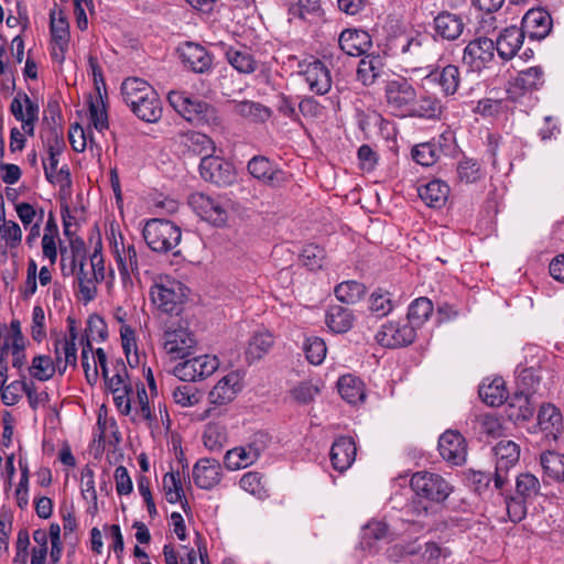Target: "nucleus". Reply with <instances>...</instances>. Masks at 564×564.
<instances>
[{
  "label": "nucleus",
  "mask_w": 564,
  "mask_h": 564,
  "mask_svg": "<svg viewBox=\"0 0 564 564\" xmlns=\"http://www.w3.org/2000/svg\"><path fill=\"white\" fill-rule=\"evenodd\" d=\"M94 250L87 256L85 241L73 236V272L77 269L79 293L84 303L90 302L96 295V284L105 279L104 257L99 232L90 238Z\"/></svg>",
  "instance_id": "f257e3e1"
},
{
  "label": "nucleus",
  "mask_w": 564,
  "mask_h": 564,
  "mask_svg": "<svg viewBox=\"0 0 564 564\" xmlns=\"http://www.w3.org/2000/svg\"><path fill=\"white\" fill-rule=\"evenodd\" d=\"M121 96L131 111L145 122L162 117V102L155 89L144 79L129 77L121 84Z\"/></svg>",
  "instance_id": "f03ea898"
},
{
  "label": "nucleus",
  "mask_w": 564,
  "mask_h": 564,
  "mask_svg": "<svg viewBox=\"0 0 564 564\" xmlns=\"http://www.w3.org/2000/svg\"><path fill=\"white\" fill-rule=\"evenodd\" d=\"M170 105L187 121L208 127H219L221 118L217 109L198 98H192L184 91H170Z\"/></svg>",
  "instance_id": "7ed1b4c3"
},
{
  "label": "nucleus",
  "mask_w": 564,
  "mask_h": 564,
  "mask_svg": "<svg viewBox=\"0 0 564 564\" xmlns=\"http://www.w3.org/2000/svg\"><path fill=\"white\" fill-rule=\"evenodd\" d=\"M54 346V360L48 356H37L33 359L30 367V373L41 381L48 380L58 370L64 373L70 360V338L66 333L57 334L52 337Z\"/></svg>",
  "instance_id": "20e7f679"
},
{
  "label": "nucleus",
  "mask_w": 564,
  "mask_h": 564,
  "mask_svg": "<svg viewBox=\"0 0 564 564\" xmlns=\"http://www.w3.org/2000/svg\"><path fill=\"white\" fill-rule=\"evenodd\" d=\"M186 288L174 279L160 276L150 288L152 303L163 313L178 314L186 297Z\"/></svg>",
  "instance_id": "39448f33"
},
{
  "label": "nucleus",
  "mask_w": 564,
  "mask_h": 564,
  "mask_svg": "<svg viewBox=\"0 0 564 564\" xmlns=\"http://www.w3.org/2000/svg\"><path fill=\"white\" fill-rule=\"evenodd\" d=\"M162 345L172 360L191 357L195 352L197 340L195 335L180 321L165 325Z\"/></svg>",
  "instance_id": "423d86ee"
},
{
  "label": "nucleus",
  "mask_w": 564,
  "mask_h": 564,
  "mask_svg": "<svg viewBox=\"0 0 564 564\" xmlns=\"http://www.w3.org/2000/svg\"><path fill=\"white\" fill-rule=\"evenodd\" d=\"M143 238L151 250L166 253L180 243L182 232L174 223L154 218L147 221Z\"/></svg>",
  "instance_id": "0eeeda50"
},
{
  "label": "nucleus",
  "mask_w": 564,
  "mask_h": 564,
  "mask_svg": "<svg viewBox=\"0 0 564 564\" xmlns=\"http://www.w3.org/2000/svg\"><path fill=\"white\" fill-rule=\"evenodd\" d=\"M410 487L417 497L435 503L444 502L453 491L444 477L425 470L412 475Z\"/></svg>",
  "instance_id": "6e6552de"
},
{
  "label": "nucleus",
  "mask_w": 564,
  "mask_h": 564,
  "mask_svg": "<svg viewBox=\"0 0 564 564\" xmlns=\"http://www.w3.org/2000/svg\"><path fill=\"white\" fill-rule=\"evenodd\" d=\"M50 33L52 39V58L58 64H63L69 46V20L65 9L56 3L50 10Z\"/></svg>",
  "instance_id": "1a4fd4ad"
},
{
  "label": "nucleus",
  "mask_w": 564,
  "mask_h": 564,
  "mask_svg": "<svg viewBox=\"0 0 564 564\" xmlns=\"http://www.w3.org/2000/svg\"><path fill=\"white\" fill-rule=\"evenodd\" d=\"M219 367V360L214 355H202L184 358L174 366L172 373L182 381L195 382L212 376Z\"/></svg>",
  "instance_id": "9d476101"
},
{
  "label": "nucleus",
  "mask_w": 564,
  "mask_h": 564,
  "mask_svg": "<svg viewBox=\"0 0 564 564\" xmlns=\"http://www.w3.org/2000/svg\"><path fill=\"white\" fill-rule=\"evenodd\" d=\"M496 469L494 485L503 495L502 490L509 482L508 473L514 467L520 458V446L510 440L500 441L495 447Z\"/></svg>",
  "instance_id": "9b49d317"
},
{
  "label": "nucleus",
  "mask_w": 564,
  "mask_h": 564,
  "mask_svg": "<svg viewBox=\"0 0 564 564\" xmlns=\"http://www.w3.org/2000/svg\"><path fill=\"white\" fill-rule=\"evenodd\" d=\"M390 109L401 117H409L416 99V90L405 78L390 80L384 88Z\"/></svg>",
  "instance_id": "f8f14e48"
},
{
  "label": "nucleus",
  "mask_w": 564,
  "mask_h": 564,
  "mask_svg": "<svg viewBox=\"0 0 564 564\" xmlns=\"http://www.w3.org/2000/svg\"><path fill=\"white\" fill-rule=\"evenodd\" d=\"M496 52V45L491 39L479 36L466 45L462 62L469 70L480 72L494 61Z\"/></svg>",
  "instance_id": "ddd939ff"
},
{
  "label": "nucleus",
  "mask_w": 564,
  "mask_h": 564,
  "mask_svg": "<svg viewBox=\"0 0 564 564\" xmlns=\"http://www.w3.org/2000/svg\"><path fill=\"white\" fill-rule=\"evenodd\" d=\"M192 209L204 220L223 226L228 219V212L223 199L212 197L204 193H193L188 197Z\"/></svg>",
  "instance_id": "4468645a"
},
{
  "label": "nucleus",
  "mask_w": 564,
  "mask_h": 564,
  "mask_svg": "<svg viewBox=\"0 0 564 564\" xmlns=\"http://www.w3.org/2000/svg\"><path fill=\"white\" fill-rule=\"evenodd\" d=\"M545 83L544 72L540 66L529 67L517 74L512 82H510L507 89L508 97L513 101H521L522 98L529 97L543 87Z\"/></svg>",
  "instance_id": "2eb2a0df"
},
{
  "label": "nucleus",
  "mask_w": 564,
  "mask_h": 564,
  "mask_svg": "<svg viewBox=\"0 0 564 564\" xmlns=\"http://www.w3.org/2000/svg\"><path fill=\"white\" fill-rule=\"evenodd\" d=\"M415 336L414 325L408 321H390L381 326L376 339L383 347L398 348L413 343Z\"/></svg>",
  "instance_id": "dca6fc26"
},
{
  "label": "nucleus",
  "mask_w": 564,
  "mask_h": 564,
  "mask_svg": "<svg viewBox=\"0 0 564 564\" xmlns=\"http://www.w3.org/2000/svg\"><path fill=\"white\" fill-rule=\"evenodd\" d=\"M248 172L262 184L276 188L288 182V175L267 156L256 155L248 162Z\"/></svg>",
  "instance_id": "f3484780"
},
{
  "label": "nucleus",
  "mask_w": 564,
  "mask_h": 564,
  "mask_svg": "<svg viewBox=\"0 0 564 564\" xmlns=\"http://www.w3.org/2000/svg\"><path fill=\"white\" fill-rule=\"evenodd\" d=\"M199 173L205 181L218 186L230 185L236 178L235 167L231 163L209 154L200 160Z\"/></svg>",
  "instance_id": "a211bd4d"
},
{
  "label": "nucleus",
  "mask_w": 564,
  "mask_h": 564,
  "mask_svg": "<svg viewBox=\"0 0 564 564\" xmlns=\"http://www.w3.org/2000/svg\"><path fill=\"white\" fill-rule=\"evenodd\" d=\"M98 361L109 391L115 388L132 386L126 364L121 358H112L109 360L104 349L98 348Z\"/></svg>",
  "instance_id": "6ab92c4d"
},
{
  "label": "nucleus",
  "mask_w": 564,
  "mask_h": 564,
  "mask_svg": "<svg viewBox=\"0 0 564 564\" xmlns=\"http://www.w3.org/2000/svg\"><path fill=\"white\" fill-rule=\"evenodd\" d=\"M438 452L448 464L463 465L467 457L466 441L459 432L447 430L438 438Z\"/></svg>",
  "instance_id": "aec40b11"
},
{
  "label": "nucleus",
  "mask_w": 564,
  "mask_h": 564,
  "mask_svg": "<svg viewBox=\"0 0 564 564\" xmlns=\"http://www.w3.org/2000/svg\"><path fill=\"white\" fill-rule=\"evenodd\" d=\"M453 140L451 131L444 132L440 138L423 142L413 147L411 151L412 159L422 166H432L435 164L444 151V147Z\"/></svg>",
  "instance_id": "412c9836"
},
{
  "label": "nucleus",
  "mask_w": 564,
  "mask_h": 564,
  "mask_svg": "<svg viewBox=\"0 0 564 564\" xmlns=\"http://www.w3.org/2000/svg\"><path fill=\"white\" fill-rule=\"evenodd\" d=\"M433 30L442 40L454 42L462 36L465 22L460 14L442 10L433 19Z\"/></svg>",
  "instance_id": "4be33fe9"
},
{
  "label": "nucleus",
  "mask_w": 564,
  "mask_h": 564,
  "mask_svg": "<svg viewBox=\"0 0 564 564\" xmlns=\"http://www.w3.org/2000/svg\"><path fill=\"white\" fill-rule=\"evenodd\" d=\"M434 46L427 36L415 34L404 39V43L401 45V53L406 56L409 62L426 64L434 58Z\"/></svg>",
  "instance_id": "5701e85b"
},
{
  "label": "nucleus",
  "mask_w": 564,
  "mask_h": 564,
  "mask_svg": "<svg viewBox=\"0 0 564 564\" xmlns=\"http://www.w3.org/2000/svg\"><path fill=\"white\" fill-rule=\"evenodd\" d=\"M193 479L200 489L209 490L221 480V466L215 458H200L193 467Z\"/></svg>",
  "instance_id": "b1692460"
},
{
  "label": "nucleus",
  "mask_w": 564,
  "mask_h": 564,
  "mask_svg": "<svg viewBox=\"0 0 564 564\" xmlns=\"http://www.w3.org/2000/svg\"><path fill=\"white\" fill-rule=\"evenodd\" d=\"M340 50L349 56H361L372 46L371 36L368 32L357 29H346L338 37Z\"/></svg>",
  "instance_id": "393cba45"
},
{
  "label": "nucleus",
  "mask_w": 564,
  "mask_h": 564,
  "mask_svg": "<svg viewBox=\"0 0 564 564\" xmlns=\"http://www.w3.org/2000/svg\"><path fill=\"white\" fill-rule=\"evenodd\" d=\"M241 377L237 371L223 377L208 393L212 404L224 405L231 402L241 390Z\"/></svg>",
  "instance_id": "a878e982"
},
{
  "label": "nucleus",
  "mask_w": 564,
  "mask_h": 564,
  "mask_svg": "<svg viewBox=\"0 0 564 564\" xmlns=\"http://www.w3.org/2000/svg\"><path fill=\"white\" fill-rule=\"evenodd\" d=\"M551 15L542 9L529 10L523 19L521 30L524 31L530 39L542 40L551 31Z\"/></svg>",
  "instance_id": "bb28decb"
},
{
  "label": "nucleus",
  "mask_w": 564,
  "mask_h": 564,
  "mask_svg": "<svg viewBox=\"0 0 564 564\" xmlns=\"http://www.w3.org/2000/svg\"><path fill=\"white\" fill-rule=\"evenodd\" d=\"M178 51L183 64L193 72L205 73L210 68L212 56L202 45L188 42Z\"/></svg>",
  "instance_id": "cd10ccee"
},
{
  "label": "nucleus",
  "mask_w": 564,
  "mask_h": 564,
  "mask_svg": "<svg viewBox=\"0 0 564 564\" xmlns=\"http://www.w3.org/2000/svg\"><path fill=\"white\" fill-rule=\"evenodd\" d=\"M357 447L349 436L337 438L330 448V460L333 467L338 471L347 470L355 462Z\"/></svg>",
  "instance_id": "c85d7f7f"
},
{
  "label": "nucleus",
  "mask_w": 564,
  "mask_h": 564,
  "mask_svg": "<svg viewBox=\"0 0 564 564\" xmlns=\"http://www.w3.org/2000/svg\"><path fill=\"white\" fill-rule=\"evenodd\" d=\"M304 78L310 90L316 95H325L332 87L330 72L321 61H314L307 65Z\"/></svg>",
  "instance_id": "c756f323"
},
{
  "label": "nucleus",
  "mask_w": 564,
  "mask_h": 564,
  "mask_svg": "<svg viewBox=\"0 0 564 564\" xmlns=\"http://www.w3.org/2000/svg\"><path fill=\"white\" fill-rule=\"evenodd\" d=\"M538 426L547 441H556L563 426L560 410L553 404H543L538 414Z\"/></svg>",
  "instance_id": "7c9ffc66"
},
{
  "label": "nucleus",
  "mask_w": 564,
  "mask_h": 564,
  "mask_svg": "<svg viewBox=\"0 0 564 564\" xmlns=\"http://www.w3.org/2000/svg\"><path fill=\"white\" fill-rule=\"evenodd\" d=\"M425 78L437 84L442 94L448 97L453 96L458 90L460 84V72L456 65L448 64L441 70H431Z\"/></svg>",
  "instance_id": "2f4dec72"
},
{
  "label": "nucleus",
  "mask_w": 564,
  "mask_h": 564,
  "mask_svg": "<svg viewBox=\"0 0 564 564\" xmlns=\"http://www.w3.org/2000/svg\"><path fill=\"white\" fill-rule=\"evenodd\" d=\"M445 111L442 100L432 94H425L416 97L412 105L409 117H416L427 120H440Z\"/></svg>",
  "instance_id": "473e14b6"
},
{
  "label": "nucleus",
  "mask_w": 564,
  "mask_h": 564,
  "mask_svg": "<svg viewBox=\"0 0 564 564\" xmlns=\"http://www.w3.org/2000/svg\"><path fill=\"white\" fill-rule=\"evenodd\" d=\"M524 31L518 26L506 28L495 42L496 51L502 59H511L521 47Z\"/></svg>",
  "instance_id": "72a5a7b5"
},
{
  "label": "nucleus",
  "mask_w": 564,
  "mask_h": 564,
  "mask_svg": "<svg viewBox=\"0 0 564 564\" xmlns=\"http://www.w3.org/2000/svg\"><path fill=\"white\" fill-rule=\"evenodd\" d=\"M107 239L120 272L122 265H127L128 252L130 251V247L133 246V241L122 235L119 224L116 221L110 223L109 229L107 230Z\"/></svg>",
  "instance_id": "f704fd0d"
},
{
  "label": "nucleus",
  "mask_w": 564,
  "mask_h": 564,
  "mask_svg": "<svg viewBox=\"0 0 564 564\" xmlns=\"http://www.w3.org/2000/svg\"><path fill=\"white\" fill-rule=\"evenodd\" d=\"M232 111L252 123H265L272 116L271 108L252 100H234Z\"/></svg>",
  "instance_id": "c9c22d12"
},
{
  "label": "nucleus",
  "mask_w": 564,
  "mask_h": 564,
  "mask_svg": "<svg viewBox=\"0 0 564 564\" xmlns=\"http://www.w3.org/2000/svg\"><path fill=\"white\" fill-rule=\"evenodd\" d=\"M417 193L420 198L429 207L441 208L447 202L449 195V186L441 180H433L424 185L419 186Z\"/></svg>",
  "instance_id": "e433bc0d"
},
{
  "label": "nucleus",
  "mask_w": 564,
  "mask_h": 564,
  "mask_svg": "<svg viewBox=\"0 0 564 564\" xmlns=\"http://www.w3.org/2000/svg\"><path fill=\"white\" fill-rule=\"evenodd\" d=\"M273 335L268 330L256 332L249 339L246 348V359L254 362L262 359L273 347Z\"/></svg>",
  "instance_id": "4c0bfd02"
},
{
  "label": "nucleus",
  "mask_w": 564,
  "mask_h": 564,
  "mask_svg": "<svg viewBox=\"0 0 564 564\" xmlns=\"http://www.w3.org/2000/svg\"><path fill=\"white\" fill-rule=\"evenodd\" d=\"M337 388L341 398L350 404L362 402L366 398L364 382L352 375L341 376L337 382Z\"/></svg>",
  "instance_id": "58836bf2"
},
{
  "label": "nucleus",
  "mask_w": 564,
  "mask_h": 564,
  "mask_svg": "<svg viewBox=\"0 0 564 564\" xmlns=\"http://www.w3.org/2000/svg\"><path fill=\"white\" fill-rule=\"evenodd\" d=\"M383 59L379 55H367L358 65L357 78L365 86L372 85L383 70Z\"/></svg>",
  "instance_id": "ea45409f"
},
{
  "label": "nucleus",
  "mask_w": 564,
  "mask_h": 564,
  "mask_svg": "<svg viewBox=\"0 0 564 564\" xmlns=\"http://www.w3.org/2000/svg\"><path fill=\"white\" fill-rule=\"evenodd\" d=\"M325 322L332 332L341 334L351 328L354 317L349 308L340 305H333L326 313Z\"/></svg>",
  "instance_id": "a19ab883"
},
{
  "label": "nucleus",
  "mask_w": 564,
  "mask_h": 564,
  "mask_svg": "<svg viewBox=\"0 0 564 564\" xmlns=\"http://www.w3.org/2000/svg\"><path fill=\"white\" fill-rule=\"evenodd\" d=\"M225 54L228 63L239 73L251 74L258 67L256 59L247 48L238 50L229 46Z\"/></svg>",
  "instance_id": "79ce46f5"
},
{
  "label": "nucleus",
  "mask_w": 564,
  "mask_h": 564,
  "mask_svg": "<svg viewBox=\"0 0 564 564\" xmlns=\"http://www.w3.org/2000/svg\"><path fill=\"white\" fill-rule=\"evenodd\" d=\"M479 397L490 406L501 405L507 399L505 381L501 378H496L489 383L484 381L479 386Z\"/></svg>",
  "instance_id": "37998d69"
},
{
  "label": "nucleus",
  "mask_w": 564,
  "mask_h": 564,
  "mask_svg": "<svg viewBox=\"0 0 564 564\" xmlns=\"http://www.w3.org/2000/svg\"><path fill=\"white\" fill-rule=\"evenodd\" d=\"M163 490L166 497V500L170 503H182V508L185 512H187L188 502L187 500L183 501L184 489L181 481L180 473H166L163 477Z\"/></svg>",
  "instance_id": "c03bdc74"
},
{
  "label": "nucleus",
  "mask_w": 564,
  "mask_h": 564,
  "mask_svg": "<svg viewBox=\"0 0 564 564\" xmlns=\"http://www.w3.org/2000/svg\"><path fill=\"white\" fill-rule=\"evenodd\" d=\"M258 459L246 445L227 451L224 457V464L229 470L247 468Z\"/></svg>",
  "instance_id": "a18cd8bd"
},
{
  "label": "nucleus",
  "mask_w": 564,
  "mask_h": 564,
  "mask_svg": "<svg viewBox=\"0 0 564 564\" xmlns=\"http://www.w3.org/2000/svg\"><path fill=\"white\" fill-rule=\"evenodd\" d=\"M122 349L127 358V362L131 368L141 364V355L137 346L135 332L131 326L119 327Z\"/></svg>",
  "instance_id": "49530a36"
},
{
  "label": "nucleus",
  "mask_w": 564,
  "mask_h": 564,
  "mask_svg": "<svg viewBox=\"0 0 564 564\" xmlns=\"http://www.w3.org/2000/svg\"><path fill=\"white\" fill-rule=\"evenodd\" d=\"M541 466L544 473L552 479L564 481V454L546 451L541 454Z\"/></svg>",
  "instance_id": "de8ad7c7"
},
{
  "label": "nucleus",
  "mask_w": 564,
  "mask_h": 564,
  "mask_svg": "<svg viewBox=\"0 0 564 564\" xmlns=\"http://www.w3.org/2000/svg\"><path fill=\"white\" fill-rule=\"evenodd\" d=\"M541 490L540 480L531 473H522L516 478V492L518 497L533 501Z\"/></svg>",
  "instance_id": "09e8293b"
},
{
  "label": "nucleus",
  "mask_w": 564,
  "mask_h": 564,
  "mask_svg": "<svg viewBox=\"0 0 564 564\" xmlns=\"http://www.w3.org/2000/svg\"><path fill=\"white\" fill-rule=\"evenodd\" d=\"M392 294L389 291L378 289L373 291L368 300V307L371 314L381 318L393 310Z\"/></svg>",
  "instance_id": "8fccbe9b"
},
{
  "label": "nucleus",
  "mask_w": 564,
  "mask_h": 564,
  "mask_svg": "<svg viewBox=\"0 0 564 564\" xmlns=\"http://www.w3.org/2000/svg\"><path fill=\"white\" fill-rule=\"evenodd\" d=\"M434 306L427 297H419L414 300L408 310V322L411 325L420 326L429 319L433 313Z\"/></svg>",
  "instance_id": "3c124183"
},
{
  "label": "nucleus",
  "mask_w": 564,
  "mask_h": 564,
  "mask_svg": "<svg viewBox=\"0 0 564 564\" xmlns=\"http://www.w3.org/2000/svg\"><path fill=\"white\" fill-rule=\"evenodd\" d=\"M366 293V286L357 281H345L335 288V295L338 301L346 304L358 302Z\"/></svg>",
  "instance_id": "603ef678"
},
{
  "label": "nucleus",
  "mask_w": 564,
  "mask_h": 564,
  "mask_svg": "<svg viewBox=\"0 0 564 564\" xmlns=\"http://www.w3.org/2000/svg\"><path fill=\"white\" fill-rule=\"evenodd\" d=\"M239 486L245 491L256 496L259 499L268 497V490L263 481V477L258 471H248L242 475L239 480Z\"/></svg>",
  "instance_id": "864d4df0"
},
{
  "label": "nucleus",
  "mask_w": 564,
  "mask_h": 564,
  "mask_svg": "<svg viewBox=\"0 0 564 564\" xmlns=\"http://www.w3.org/2000/svg\"><path fill=\"white\" fill-rule=\"evenodd\" d=\"M87 104L89 109L90 123H93L95 129L102 131L104 129L108 128V116L100 93L96 98L89 96Z\"/></svg>",
  "instance_id": "5fc2aeb1"
},
{
  "label": "nucleus",
  "mask_w": 564,
  "mask_h": 564,
  "mask_svg": "<svg viewBox=\"0 0 564 564\" xmlns=\"http://www.w3.org/2000/svg\"><path fill=\"white\" fill-rule=\"evenodd\" d=\"M388 536V527L382 521H371L362 528L361 544L371 550L375 542L384 540Z\"/></svg>",
  "instance_id": "6e6d98bb"
},
{
  "label": "nucleus",
  "mask_w": 564,
  "mask_h": 564,
  "mask_svg": "<svg viewBox=\"0 0 564 564\" xmlns=\"http://www.w3.org/2000/svg\"><path fill=\"white\" fill-rule=\"evenodd\" d=\"M300 260L308 270H318L323 267L325 250L318 245H306L301 252Z\"/></svg>",
  "instance_id": "4d7b16f0"
},
{
  "label": "nucleus",
  "mask_w": 564,
  "mask_h": 564,
  "mask_svg": "<svg viewBox=\"0 0 564 564\" xmlns=\"http://www.w3.org/2000/svg\"><path fill=\"white\" fill-rule=\"evenodd\" d=\"M457 177L466 184L477 182L482 177L480 164L476 160L464 158L457 164Z\"/></svg>",
  "instance_id": "13d9d810"
},
{
  "label": "nucleus",
  "mask_w": 564,
  "mask_h": 564,
  "mask_svg": "<svg viewBox=\"0 0 564 564\" xmlns=\"http://www.w3.org/2000/svg\"><path fill=\"white\" fill-rule=\"evenodd\" d=\"M80 490H82L83 498L87 502L91 503L89 509H93L91 511H96L97 510V494H96V489H95L94 471L88 466H86L82 470Z\"/></svg>",
  "instance_id": "bf43d9fd"
},
{
  "label": "nucleus",
  "mask_w": 564,
  "mask_h": 564,
  "mask_svg": "<svg viewBox=\"0 0 564 564\" xmlns=\"http://www.w3.org/2000/svg\"><path fill=\"white\" fill-rule=\"evenodd\" d=\"M22 231L20 226L15 221H7L3 219V224L0 225V247L14 248L21 242Z\"/></svg>",
  "instance_id": "052dcab7"
},
{
  "label": "nucleus",
  "mask_w": 564,
  "mask_h": 564,
  "mask_svg": "<svg viewBox=\"0 0 564 564\" xmlns=\"http://www.w3.org/2000/svg\"><path fill=\"white\" fill-rule=\"evenodd\" d=\"M82 365L87 380H96L98 377V369L100 368L98 361V348L94 351L89 341L83 347Z\"/></svg>",
  "instance_id": "680f3d73"
},
{
  "label": "nucleus",
  "mask_w": 564,
  "mask_h": 564,
  "mask_svg": "<svg viewBox=\"0 0 564 564\" xmlns=\"http://www.w3.org/2000/svg\"><path fill=\"white\" fill-rule=\"evenodd\" d=\"M507 507V514L511 522L518 523L523 520L527 516V503L529 500H524L517 495H507L505 497Z\"/></svg>",
  "instance_id": "e2e57ef3"
},
{
  "label": "nucleus",
  "mask_w": 564,
  "mask_h": 564,
  "mask_svg": "<svg viewBox=\"0 0 564 564\" xmlns=\"http://www.w3.org/2000/svg\"><path fill=\"white\" fill-rule=\"evenodd\" d=\"M307 360L313 365H321L326 356V345L319 337L307 338L304 344Z\"/></svg>",
  "instance_id": "0e129e2a"
},
{
  "label": "nucleus",
  "mask_w": 564,
  "mask_h": 564,
  "mask_svg": "<svg viewBox=\"0 0 564 564\" xmlns=\"http://www.w3.org/2000/svg\"><path fill=\"white\" fill-rule=\"evenodd\" d=\"M73 14L75 15L77 28L86 31L88 28V14H94L93 0H73Z\"/></svg>",
  "instance_id": "69168bd1"
},
{
  "label": "nucleus",
  "mask_w": 564,
  "mask_h": 564,
  "mask_svg": "<svg viewBox=\"0 0 564 564\" xmlns=\"http://www.w3.org/2000/svg\"><path fill=\"white\" fill-rule=\"evenodd\" d=\"M110 392L118 411L123 415L130 414L132 409L131 402L133 395V387L129 386L124 388H115Z\"/></svg>",
  "instance_id": "338daca9"
},
{
  "label": "nucleus",
  "mask_w": 564,
  "mask_h": 564,
  "mask_svg": "<svg viewBox=\"0 0 564 564\" xmlns=\"http://www.w3.org/2000/svg\"><path fill=\"white\" fill-rule=\"evenodd\" d=\"M26 383L28 381L24 380H15L7 384L0 391L2 402L9 406L17 404L26 388Z\"/></svg>",
  "instance_id": "774afa93"
}]
</instances>
